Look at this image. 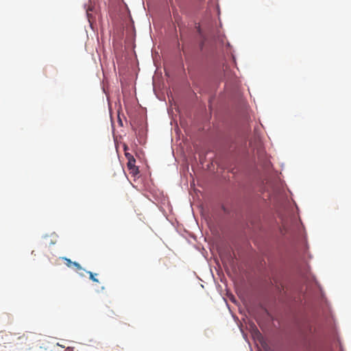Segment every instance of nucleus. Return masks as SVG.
Listing matches in <instances>:
<instances>
[{
	"mask_svg": "<svg viewBox=\"0 0 351 351\" xmlns=\"http://www.w3.org/2000/svg\"><path fill=\"white\" fill-rule=\"evenodd\" d=\"M88 274H89V277H90V279L92 280L93 282H99V280L97 278H95V276H96L97 274H94L93 272L91 271H86Z\"/></svg>",
	"mask_w": 351,
	"mask_h": 351,
	"instance_id": "nucleus-2",
	"label": "nucleus"
},
{
	"mask_svg": "<svg viewBox=\"0 0 351 351\" xmlns=\"http://www.w3.org/2000/svg\"><path fill=\"white\" fill-rule=\"evenodd\" d=\"M135 163H136L135 158L133 156H131L129 158V160L128 161V163H127L128 169H132V168L136 167V166L135 165Z\"/></svg>",
	"mask_w": 351,
	"mask_h": 351,
	"instance_id": "nucleus-1",
	"label": "nucleus"
},
{
	"mask_svg": "<svg viewBox=\"0 0 351 351\" xmlns=\"http://www.w3.org/2000/svg\"><path fill=\"white\" fill-rule=\"evenodd\" d=\"M103 90H104V93H105L106 94H107V92L106 91V88H104Z\"/></svg>",
	"mask_w": 351,
	"mask_h": 351,
	"instance_id": "nucleus-7",
	"label": "nucleus"
},
{
	"mask_svg": "<svg viewBox=\"0 0 351 351\" xmlns=\"http://www.w3.org/2000/svg\"><path fill=\"white\" fill-rule=\"evenodd\" d=\"M73 265H74L78 270H83L82 267L78 263L73 262Z\"/></svg>",
	"mask_w": 351,
	"mask_h": 351,
	"instance_id": "nucleus-4",
	"label": "nucleus"
},
{
	"mask_svg": "<svg viewBox=\"0 0 351 351\" xmlns=\"http://www.w3.org/2000/svg\"><path fill=\"white\" fill-rule=\"evenodd\" d=\"M65 261H66V265L68 267H71V265H73V263L70 259L69 258H65Z\"/></svg>",
	"mask_w": 351,
	"mask_h": 351,
	"instance_id": "nucleus-5",
	"label": "nucleus"
},
{
	"mask_svg": "<svg viewBox=\"0 0 351 351\" xmlns=\"http://www.w3.org/2000/svg\"><path fill=\"white\" fill-rule=\"evenodd\" d=\"M125 156H126V158H127L128 160H129V158H130L131 156H132L131 154H125Z\"/></svg>",
	"mask_w": 351,
	"mask_h": 351,
	"instance_id": "nucleus-6",
	"label": "nucleus"
},
{
	"mask_svg": "<svg viewBox=\"0 0 351 351\" xmlns=\"http://www.w3.org/2000/svg\"><path fill=\"white\" fill-rule=\"evenodd\" d=\"M129 169L130 170V173L133 175H136L139 173L138 168L137 167Z\"/></svg>",
	"mask_w": 351,
	"mask_h": 351,
	"instance_id": "nucleus-3",
	"label": "nucleus"
}]
</instances>
